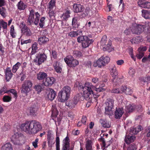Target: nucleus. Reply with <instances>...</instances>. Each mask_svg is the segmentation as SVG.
Returning <instances> with one entry per match:
<instances>
[{
  "label": "nucleus",
  "mask_w": 150,
  "mask_h": 150,
  "mask_svg": "<svg viewBox=\"0 0 150 150\" xmlns=\"http://www.w3.org/2000/svg\"><path fill=\"white\" fill-rule=\"evenodd\" d=\"M76 87L78 88L79 90H81L83 92L82 98L84 99L88 100H91L92 95H94L93 91L98 92L104 91L105 88H101L99 87L96 88L95 86L92 85L91 83L86 82L85 84H83L81 83L77 82L75 84Z\"/></svg>",
  "instance_id": "obj_1"
},
{
  "label": "nucleus",
  "mask_w": 150,
  "mask_h": 150,
  "mask_svg": "<svg viewBox=\"0 0 150 150\" xmlns=\"http://www.w3.org/2000/svg\"><path fill=\"white\" fill-rule=\"evenodd\" d=\"M21 128L27 133L33 134L41 130L42 126L41 123L37 121H28L21 124Z\"/></svg>",
  "instance_id": "obj_2"
},
{
  "label": "nucleus",
  "mask_w": 150,
  "mask_h": 150,
  "mask_svg": "<svg viewBox=\"0 0 150 150\" xmlns=\"http://www.w3.org/2000/svg\"><path fill=\"white\" fill-rule=\"evenodd\" d=\"M29 10L30 13L27 20L28 24L30 25L34 23L36 25L39 24L40 28H44V26L45 24V17H42L40 20V15L38 12L35 13L34 11L32 8H30Z\"/></svg>",
  "instance_id": "obj_3"
},
{
  "label": "nucleus",
  "mask_w": 150,
  "mask_h": 150,
  "mask_svg": "<svg viewBox=\"0 0 150 150\" xmlns=\"http://www.w3.org/2000/svg\"><path fill=\"white\" fill-rule=\"evenodd\" d=\"M146 24L142 25L135 23L131 27V30L132 34L139 35L146 28Z\"/></svg>",
  "instance_id": "obj_4"
},
{
  "label": "nucleus",
  "mask_w": 150,
  "mask_h": 150,
  "mask_svg": "<svg viewBox=\"0 0 150 150\" xmlns=\"http://www.w3.org/2000/svg\"><path fill=\"white\" fill-rule=\"evenodd\" d=\"M77 40L78 42L81 43L82 47L84 48L88 47L93 42V40L90 39L85 35L79 36L77 38Z\"/></svg>",
  "instance_id": "obj_5"
},
{
  "label": "nucleus",
  "mask_w": 150,
  "mask_h": 150,
  "mask_svg": "<svg viewBox=\"0 0 150 150\" xmlns=\"http://www.w3.org/2000/svg\"><path fill=\"white\" fill-rule=\"evenodd\" d=\"M46 50L44 48L42 53L39 52L37 54L36 58L33 60L36 65L40 66L47 60V56L45 53Z\"/></svg>",
  "instance_id": "obj_6"
},
{
  "label": "nucleus",
  "mask_w": 150,
  "mask_h": 150,
  "mask_svg": "<svg viewBox=\"0 0 150 150\" xmlns=\"http://www.w3.org/2000/svg\"><path fill=\"white\" fill-rule=\"evenodd\" d=\"M105 104V114L108 115H111L113 113L114 100L111 98H108Z\"/></svg>",
  "instance_id": "obj_7"
},
{
  "label": "nucleus",
  "mask_w": 150,
  "mask_h": 150,
  "mask_svg": "<svg viewBox=\"0 0 150 150\" xmlns=\"http://www.w3.org/2000/svg\"><path fill=\"white\" fill-rule=\"evenodd\" d=\"M110 60V59L108 57L104 55L100 57L96 61L94 62L93 66L94 67L98 66V67L101 68L109 63Z\"/></svg>",
  "instance_id": "obj_8"
},
{
  "label": "nucleus",
  "mask_w": 150,
  "mask_h": 150,
  "mask_svg": "<svg viewBox=\"0 0 150 150\" xmlns=\"http://www.w3.org/2000/svg\"><path fill=\"white\" fill-rule=\"evenodd\" d=\"M33 85L32 82L30 80H26L24 81L22 84L21 92L27 95L28 93L31 91Z\"/></svg>",
  "instance_id": "obj_9"
},
{
  "label": "nucleus",
  "mask_w": 150,
  "mask_h": 150,
  "mask_svg": "<svg viewBox=\"0 0 150 150\" xmlns=\"http://www.w3.org/2000/svg\"><path fill=\"white\" fill-rule=\"evenodd\" d=\"M20 26L21 28L22 32L23 35L27 36H29L32 35V33L30 29L23 22L21 23Z\"/></svg>",
  "instance_id": "obj_10"
},
{
  "label": "nucleus",
  "mask_w": 150,
  "mask_h": 150,
  "mask_svg": "<svg viewBox=\"0 0 150 150\" xmlns=\"http://www.w3.org/2000/svg\"><path fill=\"white\" fill-rule=\"evenodd\" d=\"M56 81L54 78L53 77H47L44 81H43L42 83L46 86H50L53 84Z\"/></svg>",
  "instance_id": "obj_11"
},
{
  "label": "nucleus",
  "mask_w": 150,
  "mask_h": 150,
  "mask_svg": "<svg viewBox=\"0 0 150 150\" xmlns=\"http://www.w3.org/2000/svg\"><path fill=\"white\" fill-rule=\"evenodd\" d=\"M69 96L66 94L61 90L58 93V100L60 102H64L68 100Z\"/></svg>",
  "instance_id": "obj_12"
},
{
  "label": "nucleus",
  "mask_w": 150,
  "mask_h": 150,
  "mask_svg": "<svg viewBox=\"0 0 150 150\" xmlns=\"http://www.w3.org/2000/svg\"><path fill=\"white\" fill-rule=\"evenodd\" d=\"M124 77L122 76L120 78H118L117 77H114L110 80V81L113 83L114 85H118L121 84L123 82Z\"/></svg>",
  "instance_id": "obj_13"
},
{
  "label": "nucleus",
  "mask_w": 150,
  "mask_h": 150,
  "mask_svg": "<svg viewBox=\"0 0 150 150\" xmlns=\"http://www.w3.org/2000/svg\"><path fill=\"white\" fill-rule=\"evenodd\" d=\"M70 147V139L67 136L63 140L62 150H69Z\"/></svg>",
  "instance_id": "obj_14"
},
{
  "label": "nucleus",
  "mask_w": 150,
  "mask_h": 150,
  "mask_svg": "<svg viewBox=\"0 0 150 150\" xmlns=\"http://www.w3.org/2000/svg\"><path fill=\"white\" fill-rule=\"evenodd\" d=\"M53 67L54 70L57 73H61L62 71V66L59 62L57 61H55L53 64Z\"/></svg>",
  "instance_id": "obj_15"
},
{
  "label": "nucleus",
  "mask_w": 150,
  "mask_h": 150,
  "mask_svg": "<svg viewBox=\"0 0 150 150\" xmlns=\"http://www.w3.org/2000/svg\"><path fill=\"white\" fill-rule=\"evenodd\" d=\"M73 11L74 12H82L84 9L83 6L80 4H75L73 5Z\"/></svg>",
  "instance_id": "obj_16"
},
{
  "label": "nucleus",
  "mask_w": 150,
  "mask_h": 150,
  "mask_svg": "<svg viewBox=\"0 0 150 150\" xmlns=\"http://www.w3.org/2000/svg\"><path fill=\"white\" fill-rule=\"evenodd\" d=\"M123 113L124 110L122 108H117L114 112L115 118L116 119H120Z\"/></svg>",
  "instance_id": "obj_17"
},
{
  "label": "nucleus",
  "mask_w": 150,
  "mask_h": 150,
  "mask_svg": "<svg viewBox=\"0 0 150 150\" xmlns=\"http://www.w3.org/2000/svg\"><path fill=\"white\" fill-rule=\"evenodd\" d=\"M38 43L40 45L45 44L49 41V38L45 36H40L38 39Z\"/></svg>",
  "instance_id": "obj_18"
},
{
  "label": "nucleus",
  "mask_w": 150,
  "mask_h": 150,
  "mask_svg": "<svg viewBox=\"0 0 150 150\" xmlns=\"http://www.w3.org/2000/svg\"><path fill=\"white\" fill-rule=\"evenodd\" d=\"M137 4L139 6L141 7L145 8H150V2H144L143 1H138Z\"/></svg>",
  "instance_id": "obj_19"
},
{
  "label": "nucleus",
  "mask_w": 150,
  "mask_h": 150,
  "mask_svg": "<svg viewBox=\"0 0 150 150\" xmlns=\"http://www.w3.org/2000/svg\"><path fill=\"white\" fill-rule=\"evenodd\" d=\"M135 135H126L125 138V142L127 144H129L133 142L135 139Z\"/></svg>",
  "instance_id": "obj_20"
},
{
  "label": "nucleus",
  "mask_w": 150,
  "mask_h": 150,
  "mask_svg": "<svg viewBox=\"0 0 150 150\" xmlns=\"http://www.w3.org/2000/svg\"><path fill=\"white\" fill-rule=\"evenodd\" d=\"M38 110V108L35 105H32L29 108L30 115L34 116H36Z\"/></svg>",
  "instance_id": "obj_21"
},
{
  "label": "nucleus",
  "mask_w": 150,
  "mask_h": 150,
  "mask_svg": "<svg viewBox=\"0 0 150 150\" xmlns=\"http://www.w3.org/2000/svg\"><path fill=\"white\" fill-rule=\"evenodd\" d=\"M37 79L39 80L44 81L47 77V74L44 72H40L37 74Z\"/></svg>",
  "instance_id": "obj_22"
},
{
  "label": "nucleus",
  "mask_w": 150,
  "mask_h": 150,
  "mask_svg": "<svg viewBox=\"0 0 150 150\" xmlns=\"http://www.w3.org/2000/svg\"><path fill=\"white\" fill-rule=\"evenodd\" d=\"M6 79H10L12 77L13 74L11 72V69L10 67H7L5 71ZM8 80H7L8 81Z\"/></svg>",
  "instance_id": "obj_23"
},
{
  "label": "nucleus",
  "mask_w": 150,
  "mask_h": 150,
  "mask_svg": "<svg viewBox=\"0 0 150 150\" xmlns=\"http://www.w3.org/2000/svg\"><path fill=\"white\" fill-rule=\"evenodd\" d=\"M101 135L102 134L100 135L101 137L99 139V141L102 142V143L100 144L102 149H103V150H104L106 145V143L105 141V139L103 138V137H104L105 134H103L102 136H101ZM108 135V134H105V136L106 137H107Z\"/></svg>",
  "instance_id": "obj_24"
},
{
  "label": "nucleus",
  "mask_w": 150,
  "mask_h": 150,
  "mask_svg": "<svg viewBox=\"0 0 150 150\" xmlns=\"http://www.w3.org/2000/svg\"><path fill=\"white\" fill-rule=\"evenodd\" d=\"M18 9L20 10H24L27 7V5L22 1H20L16 5Z\"/></svg>",
  "instance_id": "obj_25"
},
{
  "label": "nucleus",
  "mask_w": 150,
  "mask_h": 150,
  "mask_svg": "<svg viewBox=\"0 0 150 150\" xmlns=\"http://www.w3.org/2000/svg\"><path fill=\"white\" fill-rule=\"evenodd\" d=\"M78 18L77 17H75L72 18L71 25L73 28L74 29L78 28L79 25V23L78 22Z\"/></svg>",
  "instance_id": "obj_26"
},
{
  "label": "nucleus",
  "mask_w": 150,
  "mask_h": 150,
  "mask_svg": "<svg viewBox=\"0 0 150 150\" xmlns=\"http://www.w3.org/2000/svg\"><path fill=\"white\" fill-rule=\"evenodd\" d=\"M56 95V92L52 89H50V92L47 95V97L49 100H52L54 99Z\"/></svg>",
  "instance_id": "obj_27"
},
{
  "label": "nucleus",
  "mask_w": 150,
  "mask_h": 150,
  "mask_svg": "<svg viewBox=\"0 0 150 150\" xmlns=\"http://www.w3.org/2000/svg\"><path fill=\"white\" fill-rule=\"evenodd\" d=\"M100 122L104 128H108L111 127L110 123L106 119H101L100 120Z\"/></svg>",
  "instance_id": "obj_28"
},
{
  "label": "nucleus",
  "mask_w": 150,
  "mask_h": 150,
  "mask_svg": "<svg viewBox=\"0 0 150 150\" xmlns=\"http://www.w3.org/2000/svg\"><path fill=\"white\" fill-rule=\"evenodd\" d=\"M38 43L36 42H34L32 45L31 47L32 51L30 54V57L32 55L35 54L37 52L38 50Z\"/></svg>",
  "instance_id": "obj_29"
},
{
  "label": "nucleus",
  "mask_w": 150,
  "mask_h": 150,
  "mask_svg": "<svg viewBox=\"0 0 150 150\" xmlns=\"http://www.w3.org/2000/svg\"><path fill=\"white\" fill-rule=\"evenodd\" d=\"M142 12L143 17L146 19L150 20V10H143Z\"/></svg>",
  "instance_id": "obj_30"
},
{
  "label": "nucleus",
  "mask_w": 150,
  "mask_h": 150,
  "mask_svg": "<svg viewBox=\"0 0 150 150\" xmlns=\"http://www.w3.org/2000/svg\"><path fill=\"white\" fill-rule=\"evenodd\" d=\"M81 35L82 32L81 30L71 31L68 34L69 36L71 37H75L79 35Z\"/></svg>",
  "instance_id": "obj_31"
},
{
  "label": "nucleus",
  "mask_w": 150,
  "mask_h": 150,
  "mask_svg": "<svg viewBox=\"0 0 150 150\" xmlns=\"http://www.w3.org/2000/svg\"><path fill=\"white\" fill-rule=\"evenodd\" d=\"M142 40V37L140 36H137L132 38L130 41L132 44H138Z\"/></svg>",
  "instance_id": "obj_32"
},
{
  "label": "nucleus",
  "mask_w": 150,
  "mask_h": 150,
  "mask_svg": "<svg viewBox=\"0 0 150 150\" xmlns=\"http://www.w3.org/2000/svg\"><path fill=\"white\" fill-rule=\"evenodd\" d=\"M48 13V16L50 18V20H53L55 18L56 12L53 10H49Z\"/></svg>",
  "instance_id": "obj_33"
},
{
  "label": "nucleus",
  "mask_w": 150,
  "mask_h": 150,
  "mask_svg": "<svg viewBox=\"0 0 150 150\" xmlns=\"http://www.w3.org/2000/svg\"><path fill=\"white\" fill-rule=\"evenodd\" d=\"M1 150H13L11 144L10 143H7L2 146Z\"/></svg>",
  "instance_id": "obj_34"
},
{
  "label": "nucleus",
  "mask_w": 150,
  "mask_h": 150,
  "mask_svg": "<svg viewBox=\"0 0 150 150\" xmlns=\"http://www.w3.org/2000/svg\"><path fill=\"white\" fill-rule=\"evenodd\" d=\"M70 11L69 10H67L63 13L61 18L64 20H67L68 18L70 17Z\"/></svg>",
  "instance_id": "obj_35"
},
{
  "label": "nucleus",
  "mask_w": 150,
  "mask_h": 150,
  "mask_svg": "<svg viewBox=\"0 0 150 150\" xmlns=\"http://www.w3.org/2000/svg\"><path fill=\"white\" fill-rule=\"evenodd\" d=\"M61 91L69 96L70 94L71 88L69 86H66L63 88Z\"/></svg>",
  "instance_id": "obj_36"
},
{
  "label": "nucleus",
  "mask_w": 150,
  "mask_h": 150,
  "mask_svg": "<svg viewBox=\"0 0 150 150\" xmlns=\"http://www.w3.org/2000/svg\"><path fill=\"white\" fill-rule=\"evenodd\" d=\"M21 64L19 62H17L14 65L12 68L11 71L13 73H15L16 72L17 70L20 67Z\"/></svg>",
  "instance_id": "obj_37"
},
{
  "label": "nucleus",
  "mask_w": 150,
  "mask_h": 150,
  "mask_svg": "<svg viewBox=\"0 0 150 150\" xmlns=\"http://www.w3.org/2000/svg\"><path fill=\"white\" fill-rule=\"evenodd\" d=\"M74 59L72 56L68 55L64 58V60L66 63L68 65L69 64H70Z\"/></svg>",
  "instance_id": "obj_38"
},
{
  "label": "nucleus",
  "mask_w": 150,
  "mask_h": 150,
  "mask_svg": "<svg viewBox=\"0 0 150 150\" xmlns=\"http://www.w3.org/2000/svg\"><path fill=\"white\" fill-rule=\"evenodd\" d=\"M34 88L38 93H40L43 90V85L42 84L36 85L35 86Z\"/></svg>",
  "instance_id": "obj_39"
},
{
  "label": "nucleus",
  "mask_w": 150,
  "mask_h": 150,
  "mask_svg": "<svg viewBox=\"0 0 150 150\" xmlns=\"http://www.w3.org/2000/svg\"><path fill=\"white\" fill-rule=\"evenodd\" d=\"M56 1L55 0H51L48 3V10H53L54 6H55Z\"/></svg>",
  "instance_id": "obj_40"
},
{
  "label": "nucleus",
  "mask_w": 150,
  "mask_h": 150,
  "mask_svg": "<svg viewBox=\"0 0 150 150\" xmlns=\"http://www.w3.org/2000/svg\"><path fill=\"white\" fill-rule=\"evenodd\" d=\"M10 35L12 38L16 37V33L14 29V26L13 25H11L10 29Z\"/></svg>",
  "instance_id": "obj_41"
},
{
  "label": "nucleus",
  "mask_w": 150,
  "mask_h": 150,
  "mask_svg": "<svg viewBox=\"0 0 150 150\" xmlns=\"http://www.w3.org/2000/svg\"><path fill=\"white\" fill-rule=\"evenodd\" d=\"M111 74L112 77V78H114V77H117V72L115 67H113L111 68Z\"/></svg>",
  "instance_id": "obj_42"
},
{
  "label": "nucleus",
  "mask_w": 150,
  "mask_h": 150,
  "mask_svg": "<svg viewBox=\"0 0 150 150\" xmlns=\"http://www.w3.org/2000/svg\"><path fill=\"white\" fill-rule=\"evenodd\" d=\"M107 36L106 35H104L103 36L100 41V43L102 46L103 47L104 46V47H107V45L106 44L107 41Z\"/></svg>",
  "instance_id": "obj_43"
},
{
  "label": "nucleus",
  "mask_w": 150,
  "mask_h": 150,
  "mask_svg": "<svg viewBox=\"0 0 150 150\" xmlns=\"http://www.w3.org/2000/svg\"><path fill=\"white\" fill-rule=\"evenodd\" d=\"M79 64V62L78 61L74 59L69 64L68 66L71 67H73L76 66Z\"/></svg>",
  "instance_id": "obj_44"
},
{
  "label": "nucleus",
  "mask_w": 150,
  "mask_h": 150,
  "mask_svg": "<svg viewBox=\"0 0 150 150\" xmlns=\"http://www.w3.org/2000/svg\"><path fill=\"white\" fill-rule=\"evenodd\" d=\"M76 104V101L74 103L73 101L72 100H70L69 103H66V105L68 106L70 108H74Z\"/></svg>",
  "instance_id": "obj_45"
},
{
  "label": "nucleus",
  "mask_w": 150,
  "mask_h": 150,
  "mask_svg": "<svg viewBox=\"0 0 150 150\" xmlns=\"http://www.w3.org/2000/svg\"><path fill=\"white\" fill-rule=\"evenodd\" d=\"M142 128V127L141 126L139 125L137 126L133 129L132 133L135 134H137L141 130Z\"/></svg>",
  "instance_id": "obj_46"
},
{
  "label": "nucleus",
  "mask_w": 150,
  "mask_h": 150,
  "mask_svg": "<svg viewBox=\"0 0 150 150\" xmlns=\"http://www.w3.org/2000/svg\"><path fill=\"white\" fill-rule=\"evenodd\" d=\"M6 10L5 8L2 7L0 8V14L3 18L6 17Z\"/></svg>",
  "instance_id": "obj_47"
},
{
  "label": "nucleus",
  "mask_w": 150,
  "mask_h": 150,
  "mask_svg": "<svg viewBox=\"0 0 150 150\" xmlns=\"http://www.w3.org/2000/svg\"><path fill=\"white\" fill-rule=\"evenodd\" d=\"M56 150H60L59 138L58 136H57L55 139Z\"/></svg>",
  "instance_id": "obj_48"
},
{
  "label": "nucleus",
  "mask_w": 150,
  "mask_h": 150,
  "mask_svg": "<svg viewBox=\"0 0 150 150\" xmlns=\"http://www.w3.org/2000/svg\"><path fill=\"white\" fill-rule=\"evenodd\" d=\"M10 93L13 94V98L16 99L18 96L17 92V91L15 89H11L8 90V93Z\"/></svg>",
  "instance_id": "obj_49"
},
{
  "label": "nucleus",
  "mask_w": 150,
  "mask_h": 150,
  "mask_svg": "<svg viewBox=\"0 0 150 150\" xmlns=\"http://www.w3.org/2000/svg\"><path fill=\"white\" fill-rule=\"evenodd\" d=\"M134 106L131 104L129 105L126 107V111L128 112H132L134 110Z\"/></svg>",
  "instance_id": "obj_50"
},
{
  "label": "nucleus",
  "mask_w": 150,
  "mask_h": 150,
  "mask_svg": "<svg viewBox=\"0 0 150 150\" xmlns=\"http://www.w3.org/2000/svg\"><path fill=\"white\" fill-rule=\"evenodd\" d=\"M3 101L5 102H9L11 100V97L8 96H4L2 98Z\"/></svg>",
  "instance_id": "obj_51"
},
{
  "label": "nucleus",
  "mask_w": 150,
  "mask_h": 150,
  "mask_svg": "<svg viewBox=\"0 0 150 150\" xmlns=\"http://www.w3.org/2000/svg\"><path fill=\"white\" fill-rule=\"evenodd\" d=\"M73 55L75 57H80L82 56V54L81 52L78 50H75L73 51Z\"/></svg>",
  "instance_id": "obj_52"
},
{
  "label": "nucleus",
  "mask_w": 150,
  "mask_h": 150,
  "mask_svg": "<svg viewBox=\"0 0 150 150\" xmlns=\"http://www.w3.org/2000/svg\"><path fill=\"white\" fill-rule=\"evenodd\" d=\"M8 90H7V88L6 86H4L0 90V94L2 95L4 93H8Z\"/></svg>",
  "instance_id": "obj_53"
},
{
  "label": "nucleus",
  "mask_w": 150,
  "mask_h": 150,
  "mask_svg": "<svg viewBox=\"0 0 150 150\" xmlns=\"http://www.w3.org/2000/svg\"><path fill=\"white\" fill-rule=\"evenodd\" d=\"M111 92L112 93H121V91L119 88H113L111 90Z\"/></svg>",
  "instance_id": "obj_54"
},
{
  "label": "nucleus",
  "mask_w": 150,
  "mask_h": 150,
  "mask_svg": "<svg viewBox=\"0 0 150 150\" xmlns=\"http://www.w3.org/2000/svg\"><path fill=\"white\" fill-rule=\"evenodd\" d=\"M125 88V93L126 94L131 95L133 91L132 89L126 87Z\"/></svg>",
  "instance_id": "obj_55"
},
{
  "label": "nucleus",
  "mask_w": 150,
  "mask_h": 150,
  "mask_svg": "<svg viewBox=\"0 0 150 150\" xmlns=\"http://www.w3.org/2000/svg\"><path fill=\"white\" fill-rule=\"evenodd\" d=\"M135 73V71L134 69L131 67L129 68L128 73L131 76L133 77Z\"/></svg>",
  "instance_id": "obj_56"
},
{
  "label": "nucleus",
  "mask_w": 150,
  "mask_h": 150,
  "mask_svg": "<svg viewBox=\"0 0 150 150\" xmlns=\"http://www.w3.org/2000/svg\"><path fill=\"white\" fill-rule=\"evenodd\" d=\"M128 149L130 150H136L137 149V146L136 144L133 143L129 145Z\"/></svg>",
  "instance_id": "obj_57"
},
{
  "label": "nucleus",
  "mask_w": 150,
  "mask_h": 150,
  "mask_svg": "<svg viewBox=\"0 0 150 150\" xmlns=\"http://www.w3.org/2000/svg\"><path fill=\"white\" fill-rule=\"evenodd\" d=\"M51 55L52 57L55 59H57V52L54 50H52L51 52Z\"/></svg>",
  "instance_id": "obj_58"
},
{
  "label": "nucleus",
  "mask_w": 150,
  "mask_h": 150,
  "mask_svg": "<svg viewBox=\"0 0 150 150\" xmlns=\"http://www.w3.org/2000/svg\"><path fill=\"white\" fill-rule=\"evenodd\" d=\"M91 62L90 61H88L84 62V64L86 67L91 68L92 66Z\"/></svg>",
  "instance_id": "obj_59"
},
{
  "label": "nucleus",
  "mask_w": 150,
  "mask_h": 150,
  "mask_svg": "<svg viewBox=\"0 0 150 150\" xmlns=\"http://www.w3.org/2000/svg\"><path fill=\"white\" fill-rule=\"evenodd\" d=\"M131 27L127 28L124 30V33L126 35H129L131 33Z\"/></svg>",
  "instance_id": "obj_60"
},
{
  "label": "nucleus",
  "mask_w": 150,
  "mask_h": 150,
  "mask_svg": "<svg viewBox=\"0 0 150 150\" xmlns=\"http://www.w3.org/2000/svg\"><path fill=\"white\" fill-rule=\"evenodd\" d=\"M144 52H141V51H139V52L137 54V58L139 59H141L144 56Z\"/></svg>",
  "instance_id": "obj_61"
},
{
  "label": "nucleus",
  "mask_w": 150,
  "mask_h": 150,
  "mask_svg": "<svg viewBox=\"0 0 150 150\" xmlns=\"http://www.w3.org/2000/svg\"><path fill=\"white\" fill-rule=\"evenodd\" d=\"M92 148L91 142V140L87 141L86 144V148Z\"/></svg>",
  "instance_id": "obj_62"
},
{
  "label": "nucleus",
  "mask_w": 150,
  "mask_h": 150,
  "mask_svg": "<svg viewBox=\"0 0 150 150\" xmlns=\"http://www.w3.org/2000/svg\"><path fill=\"white\" fill-rule=\"evenodd\" d=\"M147 49V48L146 46L140 47L138 48V51L144 52Z\"/></svg>",
  "instance_id": "obj_63"
},
{
  "label": "nucleus",
  "mask_w": 150,
  "mask_h": 150,
  "mask_svg": "<svg viewBox=\"0 0 150 150\" xmlns=\"http://www.w3.org/2000/svg\"><path fill=\"white\" fill-rule=\"evenodd\" d=\"M38 139L36 138L35 141L32 142L33 145L35 148H36L38 147Z\"/></svg>",
  "instance_id": "obj_64"
}]
</instances>
